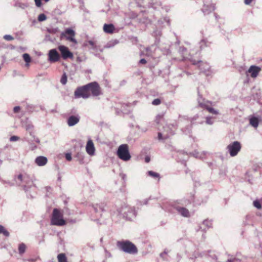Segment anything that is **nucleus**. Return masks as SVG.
<instances>
[{
	"instance_id": "34",
	"label": "nucleus",
	"mask_w": 262,
	"mask_h": 262,
	"mask_svg": "<svg viewBox=\"0 0 262 262\" xmlns=\"http://www.w3.org/2000/svg\"><path fill=\"white\" fill-rule=\"evenodd\" d=\"M20 107L18 106H15L13 108V112L14 113H17L19 112V111H20Z\"/></svg>"
},
{
	"instance_id": "4",
	"label": "nucleus",
	"mask_w": 262,
	"mask_h": 262,
	"mask_svg": "<svg viewBox=\"0 0 262 262\" xmlns=\"http://www.w3.org/2000/svg\"><path fill=\"white\" fill-rule=\"evenodd\" d=\"M242 148V145L238 141H234L227 146V149L229 152L230 156H236Z\"/></svg>"
},
{
	"instance_id": "30",
	"label": "nucleus",
	"mask_w": 262,
	"mask_h": 262,
	"mask_svg": "<svg viewBox=\"0 0 262 262\" xmlns=\"http://www.w3.org/2000/svg\"><path fill=\"white\" fill-rule=\"evenodd\" d=\"M161 103V101L160 99H159L158 98L154 99L152 102V104L154 105H159Z\"/></svg>"
},
{
	"instance_id": "23",
	"label": "nucleus",
	"mask_w": 262,
	"mask_h": 262,
	"mask_svg": "<svg viewBox=\"0 0 262 262\" xmlns=\"http://www.w3.org/2000/svg\"><path fill=\"white\" fill-rule=\"evenodd\" d=\"M60 82L63 85H64L67 83V76L66 73H64L62 75V76L61 78V79H60Z\"/></svg>"
},
{
	"instance_id": "39",
	"label": "nucleus",
	"mask_w": 262,
	"mask_h": 262,
	"mask_svg": "<svg viewBox=\"0 0 262 262\" xmlns=\"http://www.w3.org/2000/svg\"><path fill=\"white\" fill-rule=\"evenodd\" d=\"M158 139L159 140H162L163 139V138H162V135L161 133H158Z\"/></svg>"
},
{
	"instance_id": "28",
	"label": "nucleus",
	"mask_w": 262,
	"mask_h": 262,
	"mask_svg": "<svg viewBox=\"0 0 262 262\" xmlns=\"http://www.w3.org/2000/svg\"><path fill=\"white\" fill-rule=\"evenodd\" d=\"M45 2H49L50 0H43ZM35 2V4L36 5L37 7H41V0H34Z\"/></svg>"
},
{
	"instance_id": "25",
	"label": "nucleus",
	"mask_w": 262,
	"mask_h": 262,
	"mask_svg": "<svg viewBox=\"0 0 262 262\" xmlns=\"http://www.w3.org/2000/svg\"><path fill=\"white\" fill-rule=\"evenodd\" d=\"M207 111L212 114L217 115L219 114V112L215 110L213 108L211 107V106L209 108H207Z\"/></svg>"
},
{
	"instance_id": "44",
	"label": "nucleus",
	"mask_w": 262,
	"mask_h": 262,
	"mask_svg": "<svg viewBox=\"0 0 262 262\" xmlns=\"http://www.w3.org/2000/svg\"><path fill=\"white\" fill-rule=\"evenodd\" d=\"M29 261H34V260L33 259H31V260H29Z\"/></svg>"
},
{
	"instance_id": "24",
	"label": "nucleus",
	"mask_w": 262,
	"mask_h": 262,
	"mask_svg": "<svg viewBox=\"0 0 262 262\" xmlns=\"http://www.w3.org/2000/svg\"><path fill=\"white\" fill-rule=\"evenodd\" d=\"M47 19V17L45 14H40L39 15L38 17V20L39 21H42L45 20Z\"/></svg>"
},
{
	"instance_id": "1",
	"label": "nucleus",
	"mask_w": 262,
	"mask_h": 262,
	"mask_svg": "<svg viewBox=\"0 0 262 262\" xmlns=\"http://www.w3.org/2000/svg\"><path fill=\"white\" fill-rule=\"evenodd\" d=\"M116 245L119 249L125 253L130 254H136L138 252L136 246L128 240L118 241L116 243Z\"/></svg>"
},
{
	"instance_id": "11",
	"label": "nucleus",
	"mask_w": 262,
	"mask_h": 262,
	"mask_svg": "<svg viewBox=\"0 0 262 262\" xmlns=\"http://www.w3.org/2000/svg\"><path fill=\"white\" fill-rule=\"evenodd\" d=\"M86 151L87 153L91 156L94 155L95 152V147L92 140H88L86 145Z\"/></svg>"
},
{
	"instance_id": "19",
	"label": "nucleus",
	"mask_w": 262,
	"mask_h": 262,
	"mask_svg": "<svg viewBox=\"0 0 262 262\" xmlns=\"http://www.w3.org/2000/svg\"><path fill=\"white\" fill-rule=\"evenodd\" d=\"M23 57L24 60L26 62V66L27 67H29V63L31 61V58H30V55L28 54H27V53H25V54H23Z\"/></svg>"
},
{
	"instance_id": "20",
	"label": "nucleus",
	"mask_w": 262,
	"mask_h": 262,
	"mask_svg": "<svg viewBox=\"0 0 262 262\" xmlns=\"http://www.w3.org/2000/svg\"><path fill=\"white\" fill-rule=\"evenodd\" d=\"M26 247L24 244L22 243L20 244L18 247L19 253L20 254H23L26 251Z\"/></svg>"
},
{
	"instance_id": "43",
	"label": "nucleus",
	"mask_w": 262,
	"mask_h": 262,
	"mask_svg": "<svg viewBox=\"0 0 262 262\" xmlns=\"http://www.w3.org/2000/svg\"><path fill=\"white\" fill-rule=\"evenodd\" d=\"M228 262H232V260H228Z\"/></svg>"
},
{
	"instance_id": "35",
	"label": "nucleus",
	"mask_w": 262,
	"mask_h": 262,
	"mask_svg": "<svg viewBox=\"0 0 262 262\" xmlns=\"http://www.w3.org/2000/svg\"><path fill=\"white\" fill-rule=\"evenodd\" d=\"M66 158L68 161H71L72 160V157L70 154H67L66 155Z\"/></svg>"
},
{
	"instance_id": "10",
	"label": "nucleus",
	"mask_w": 262,
	"mask_h": 262,
	"mask_svg": "<svg viewBox=\"0 0 262 262\" xmlns=\"http://www.w3.org/2000/svg\"><path fill=\"white\" fill-rule=\"evenodd\" d=\"M261 70V69L260 67L255 66H251L249 68L248 72L250 74L251 77L255 78L257 76Z\"/></svg>"
},
{
	"instance_id": "27",
	"label": "nucleus",
	"mask_w": 262,
	"mask_h": 262,
	"mask_svg": "<svg viewBox=\"0 0 262 262\" xmlns=\"http://www.w3.org/2000/svg\"><path fill=\"white\" fill-rule=\"evenodd\" d=\"M253 205L254 207H255L257 209H261V205L260 202L257 200L254 201L253 202Z\"/></svg>"
},
{
	"instance_id": "2",
	"label": "nucleus",
	"mask_w": 262,
	"mask_h": 262,
	"mask_svg": "<svg viewBox=\"0 0 262 262\" xmlns=\"http://www.w3.org/2000/svg\"><path fill=\"white\" fill-rule=\"evenodd\" d=\"M51 224L58 226H62L66 224V221L63 219V214L58 209L55 208L53 211L51 218Z\"/></svg>"
},
{
	"instance_id": "38",
	"label": "nucleus",
	"mask_w": 262,
	"mask_h": 262,
	"mask_svg": "<svg viewBox=\"0 0 262 262\" xmlns=\"http://www.w3.org/2000/svg\"><path fill=\"white\" fill-rule=\"evenodd\" d=\"M17 178L19 180H20V181L21 182L23 181V175L21 174H19Z\"/></svg>"
},
{
	"instance_id": "22",
	"label": "nucleus",
	"mask_w": 262,
	"mask_h": 262,
	"mask_svg": "<svg viewBox=\"0 0 262 262\" xmlns=\"http://www.w3.org/2000/svg\"><path fill=\"white\" fill-rule=\"evenodd\" d=\"M148 174L149 176L154 178H160V174L157 172L152 171H148Z\"/></svg>"
},
{
	"instance_id": "7",
	"label": "nucleus",
	"mask_w": 262,
	"mask_h": 262,
	"mask_svg": "<svg viewBox=\"0 0 262 262\" xmlns=\"http://www.w3.org/2000/svg\"><path fill=\"white\" fill-rule=\"evenodd\" d=\"M89 92L93 96H98L101 94V88L97 82L87 84Z\"/></svg>"
},
{
	"instance_id": "33",
	"label": "nucleus",
	"mask_w": 262,
	"mask_h": 262,
	"mask_svg": "<svg viewBox=\"0 0 262 262\" xmlns=\"http://www.w3.org/2000/svg\"><path fill=\"white\" fill-rule=\"evenodd\" d=\"M19 139V138L18 137L16 136H13L10 138V140L11 141H16L18 140Z\"/></svg>"
},
{
	"instance_id": "31",
	"label": "nucleus",
	"mask_w": 262,
	"mask_h": 262,
	"mask_svg": "<svg viewBox=\"0 0 262 262\" xmlns=\"http://www.w3.org/2000/svg\"><path fill=\"white\" fill-rule=\"evenodd\" d=\"M4 38L8 41L12 40L14 39V38L10 35H6L4 36Z\"/></svg>"
},
{
	"instance_id": "8",
	"label": "nucleus",
	"mask_w": 262,
	"mask_h": 262,
	"mask_svg": "<svg viewBox=\"0 0 262 262\" xmlns=\"http://www.w3.org/2000/svg\"><path fill=\"white\" fill-rule=\"evenodd\" d=\"M58 49L61 53L62 58L63 59L73 58V54L69 50L68 47L61 45L58 47Z\"/></svg>"
},
{
	"instance_id": "14",
	"label": "nucleus",
	"mask_w": 262,
	"mask_h": 262,
	"mask_svg": "<svg viewBox=\"0 0 262 262\" xmlns=\"http://www.w3.org/2000/svg\"><path fill=\"white\" fill-rule=\"evenodd\" d=\"M115 30V27L113 24H105L103 26V31L107 33L112 34Z\"/></svg>"
},
{
	"instance_id": "12",
	"label": "nucleus",
	"mask_w": 262,
	"mask_h": 262,
	"mask_svg": "<svg viewBox=\"0 0 262 262\" xmlns=\"http://www.w3.org/2000/svg\"><path fill=\"white\" fill-rule=\"evenodd\" d=\"M80 120L78 116H71L68 119V124L69 126H72L76 124Z\"/></svg>"
},
{
	"instance_id": "40",
	"label": "nucleus",
	"mask_w": 262,
	"mask_h": 262,
	"mask_svg": "<svg viewBox=\"0 0 262 262\" xmlns=\"http://www.w3.org/2000/svg\"><path fill=\"white\" fill-rule=\"evenodd\" d=\"M206 122L208 124H211L210 118H207V119H206Z\"/></svg>"
},
{
	"instance_id": "3",
	"label": "nucleus",
	"mask_w": 262,
	"mask_h": 262,
	"mask_svg": "<svg viewBox=\"0 0 262 262\" xmlns=\"http://www.w3.org/2000/svg\"><path fill=\"white\" fill-rule=\"evenodd\" d=\"M117 156L120 159L125 161L130 159L131 156L127 144H122L119 146L117 150Z\"/></svg>"
},
{
	"instance_id": "9",
	"label": "nucleus",
	"mask_w": 262,
	"mask_h": 262,
	"mask_svg": "<svg viewBox=\"0 0 262 262\" xmlns=\"http://www.w3.org/2000/svg\"><path fill=\"white\" fill-rule=\"evenodd\" d=\"M49 59L52 62H55L59 60L60 57L56 49H51L49 52Z\"/></svg>"
},
{
	"instance_id": "13",
	"label": "nucleus",
	"mask_w": 262,
	"mask_h": 262,
	"mask_svg": "<svg viewBox=\"0 0 262 262\" xmlns=\"http://www.w3.org/2000/svg\"><path fill=\"white\" fill-rule=\"evenodd\" d=\"M48 160L47 158L43 156H39L35 159V163L39 166L45 165L47 163Z\"/></svg>"
},
{
	"instance_id": "6",
	"label": "nucleus",
	"mask_w": 262,
	"mask_h": 262,
	"mask_svg": "<svg viewBox=\"0 0 262 262\" xmlns=\"http://www.w3.org/2000/svg\"><path fill=\"white\" fill-rule=\"evenodd\" d=\"M75 35V31L71 29H67L64 32H62L60 34V38H66V40L73 42L74 43H77V41L74 38Z\"/></svg>"
},
{
	"instance_id": "17",
	"label": "nucleus",
	"mask_w": 262,
	"mask_h": 262,
	"mask_svg": "<svg viewBox=\"0 0 262 262\" xmlns=\"http://www.w3.org/2000/svg\"><path fill=\"white\" fill-rule=\"evenodd\" d=\"M250 124L255 128H257L258 126V119L255 117H251L249 120Z\"/></svg>"
},
{
	"instance_id": "21",
	"label": "nucleus",
	"mask_w": 262,
	"mask_h": 262,
	"mask_svg": "<svg viewBox=\"0 0 262 262\" xmlns=\"http://www.w3.org/2000/svg\"><path fill=\"white\" fill-rule=\"evenodd\" d=\"M3 233L5 236L9 235V232L3 227L0 225V234Z\"/></svg>"
},
{
	"instance_id": "15",
	"label": "nucleus",
	"mask_w": 262,
	"mask_h": 262,
	"mask_svg": "<svg viewBox=\"0 0 262 262\" xmlns=\"http://www.w3.org/2000/svg\"><path fill=\"white\" fill-rule=\"evenodd\" d=\"M177 210L184 217H189V212L187 209L184 207H177Z\"/></svg>"
},
{
	"instance_id": "42",
	"label": "nucleus",
	"mask_w": 262,
	"mask_h": 262,
	"mask_svg": "<svg viewBox=\"0 0 262 262\" xmlns=\"http://www.w3.org/2000/svg\"><path fill=\"white\" fill-rule=\"evenodd\" d=\"M36 142L37 143H39V139H37L36 140Z\"/></svg>"
},
{
	"instance_id": "41",
	"label": "nucleus",
	"mask_w": 262,
	"mask_h": 262,
	"mask_svg": "<svg viewBox=\"0 0 262 262\" xmlns=\"http://www.w3.org/2000/svg\"><path fill=\"white\" fill-rule=\"evenodd\" d=\"M150 161V158L149 157H146L145 158V161L146 162H149V161Z\"/></svg>"
},
{
	"instance_id": "16",
	"label": "nucleus",
	"mask_w": 262,
	"mask_h": 262,
	"mask_svg": "<svg viewBox=\"0 0 262 262\" xmlns=\"http://www.w3.org/2000/svg\"><path fill=\"white\" fill-rule=\"evenodd\" d=\"M192 64L194 65H198V67L199 69L201 71H204L205 69V68L207 67V64L206 62H204L202 61H196L193 60L192 61Z\"/></svg>"
},
{
	"instance_id": "18",
	"label": "nucleus",
	"mask_w": 262,
	"mask_h": 262,
	"mask_svg": "<svg viewBox=\"0 0 262 262\" xmlns=\"http://www.w3.org/2000/svg\"><path fill=\"white\" fill-rule=\"evenodd\" d=\"M58 262H67V257L64 253H60L57 255Z\"/></svg>"
},
{
	"instance_id": "32",
	"label": "nucleus",
	"mask_w": 262,
	"mask_h": 262,
	"mask_svg": "<svg viewBox=\"0 0 262 262\" xmlns=\"http://www.w3.org/2000/svg\"><path fill=\"white\" fill-rule=\"evenodd\" d=\"M201 106L202 107L204 108L207 110V108H209L210 106L208 104V103H201Z\"/></svg>"
},
{
	"instance_id": "37",
	"label": "nucleus",
	"mask_w": 262,
	"mask_h": 262,
	"mask_svg": "<svg viewBox=\"0 0 262 262\" xmlns=\"http://www.w3.org/2000/svg\"><path fill=\"white\" fill-rule=\"evenodd\" d=\"M253 0H245L244 3L246 5H249Z\"/></svg>"
},
{
	"instance_id": "26",
	"label": "nucleus",
	"mask_w": 262,
	"mask_h": 262,
	"mask_svg": "<svg viewBox=\"0 0 262 262\" xmlns=\"http://www.w3.org/2000/svg\"><path fill=\"white\" fill-rule=\"evenodd\" d=\"M207 111L212 114L217 115L219 114V112L215 110L213 108L211 107V106L209 108H207Z\"/></svg>"
},
{
	"instance_id": "36",
	"label": "nucleus",
	"mask_w": 262,
	"mask_h": 262,
	"mask_svg": "<svg viewBox=\"0 0 262 262\" xmlns=\"http://www.w3.org/2000/svg\"><path fill=\"white\" fill-rule=\"evenodd\" d=\"M139 63H141V64H146L147 63V61H146V60L145 59L143 58V59H141L139 61Z\"/></svg>"
},
{
	"instance_id": "5",
	"label": "nucleus",
	"mask_w": 262,
	"mask_h": 262,
	"mask_svg": "<svg viewBox=\"0 0 262 262\" xmlns=\"http://www.w3.org/2000/svg\"><path fill=\"white\" fill-rule=\"evenodd\" d=\"M74 95L76 98H80L86 99L90 96V93L89 92L87 84L78 87L74 92Z\"/></svg>"
},
{
	"instance_id": "29",
	"label": "nucleus",
	"mask_w": 262,
	"mask_h": 262,
	"mask_svg": "<svg viewBox=\"0 0 262 262\" xmlns=\"http://www.w3.org/2000/svg\"><path fill=\"white\" fill-rule=\"evenodd\" d=\"M88 43L92 47L93 49H96L97 48L96 42L93 40L88 41Z\"/></svg>"
}]
</instances>
